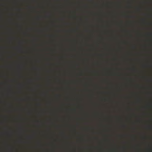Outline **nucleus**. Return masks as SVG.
<instances>
[{
    "instance_id": "f257e3e1",
    "label": "nucleus",
    "mask_w": 152,
    "mask_h": 152,
    "mask_svg": "<svg viewBox=\"0 0 152 152\" xmlns=\"http://www.w3.org/2000/svg\"><path fill=\"white\" fill-rule=\"evenodd\" d=\"M150 107H152V106H151V105Z\"/></svg>"
}]
</instances>
